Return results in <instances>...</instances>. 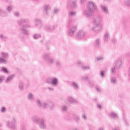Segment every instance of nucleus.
<instances>
[{"instance_id":"obj_34","label":"nucleus","mask_w":130,"mask_h":130,"mask_svg":"<svg viewBox=\"0 0 130 130\" xmlns=\"http://www.w3.org/2000/svg\"><path fill=\"white\" fill-rule=\"evenodd\" d=\"M7 10L8 12H10L11 10H12V6H9L7 8Z\"/></svg>"},{"instance_id":"obj_13","label":"nucleus","mask_w":130,"mask_h":130,"mask_svg":"<svg viewBox=\"0 0 130 130\" xmlns=\"http://www.w3.org/2000/svg\"><path fill=\"white\" fill-rule=\"evenodd\" d=\"M101 7L102 10H103L105 14H107V13H108V10H107V8H106V7H105L104 6H103V5H102Z\"/></svg>"},{"instance_id":"obj_35","label":"nucleus","mask_w":130,"mask_h":130,"mask_svg":"<svg viewBox=\"0 0 130 130\" xmlns=\"http://www.w3.org/2000/svg\"><path fill=\"white\" fill-rule=\"evenodd\" d=\"M5 111H6V108H5V107H3L1 110L2 112H5Z\"/></svg>"},{"instance_id":"obj_8","label":"nucleus","mask_w":130,"mask_h":130,"mask_svg":"<svg viewBox=\"0 0 130 130\" xmlns=\"http://www.w3.org/2000/svg\"><path fill=\"white\" fill-rule=\"evenodd\" d=\"M102 21V17L101 16L96 15L93 16V22L94 24H100V22Z\"/></svg>"},{"instance_id":"obj_27","label":"nucleus","mask_w":130,"mask_h":130,"mask_svg":"<svg viewBox=\"0 0 130 130\" xmlns=\"http://www.w3.org/2000/svg\"><path fill=\"white\" fill-rule=\"evenodd\" d=\"M100 42H99V40H96L95 42V45H96V46H99V44H100Z\"/></svg>"},{"instance_id":"obj_30","label":"nucleus","mask_w":130,"mask_h":130,"mask_svg":"<svg viewBox=\"0 0 130 130\" xmlns=\"http://www.w3.org/2000/svg\"><path fill=\"white\" fill-rule=\"evenodd\" d=\"M71 8H76V2H73L71 5Z\"/></svg>"},{"instance_id":"obj_55","label":"nucleus","mask_w":130,"mask_h":130,"mask_svg":"<svg viewBox=\"0 0 130 130\" xmlns=\"http://www.w3.org/2000/svg\"><path fill=\"white\" fill-rule=\"evenodd\" d=\"M77 119H79V117H77Z\"/></svg>"},{"instance_id":"obj_3","label":"nucleus","mask_w":130,"mask_h":130,"mask_svg":"<svg viewBox=\"0 0 130 130\" xmlns=\"http://www.w3.org/2000/svg\"><path fill=\"white\" fill-rule=\"evenodd\" d=\"M32 120L35 123H39L41 128H45L46 125L44 123V120L43 119H39L37 117L34 116L33 117Z\"/></svg>"},{"instance_id":"obj_53","label":"nucleus","mask_w":130,"mask_h":130,"mask_svg":"<svg viewBox=\"0 0 130 130\" xmlns=\"http://www.w3.org/2000/svg\"><path fill=\"white\" fill-rule=\"evenodd\" d=\"M99 130H103V128H101Z\"/></svg>"},{"instance_id":"obj_29","label":"nucleus","mask_w":130,"mask_h":130,"mask_svg":"<svg viewBox=\"0 0 130 130\" xmlns=\"http://www.w3.org/2000/svg\"><path fill=\"white\" fill-rule=\"evenodd\" d=\"M111 83H115V78L112 77L111 80Z\"/></svg>"},{"instance_id":"obj_50","label":"nucleus","mask_w":130,"mask_h":130,"mask_svg":"<svg viewBox=\"0 0 130 130\" xmlns=\"http://www.w3.org/2000/svg\"><path fill=\"white\" fill-rule=\"evenodd\" d=\"M48 89H49V90H53V88H50V87H49Z\"/></svg>"},{"instance_id":"obj_15","label":"nucleus","mask_w":130,"mask_h":130,"mask_svg":"<svg viewBox=\"0 0 130 130\" xmlns=\"http://www.w3.org/2000/svg\"><path fill=\"white\" fill-rule=\"evenodd\" d=\"M110 116L112 118H117V115L114 113H111L110 114Z\"/></svg>"},{"instance_id":"obj_16","label":"nucleus","mask_w":130,"mask_h":130,"mask_svg":"<svg viewBox=\"0 0 130 130\" xmlns=\"http://www.w3.org/2000/svg\"><path fill=\"white\" fill-rule=\"evenodd\" d=\"M13 78H14V75L9 76L6 80V83H9V82L11 80H13Z\"/></svg>"},{"instance_id":"obj_6","label":"nucleus","mask_w":130,"mask_h":130,"mask_svg":"<svg viewBox=\"0 0 130 130\" xmlns=\"http://www.w3.org/2000/svg\"><path fill=\"white\" fill-rule=\"evenodd\" d=\"M37 104L39 106V107H40V108H46L49 105L50 109H52V108L51 107V105H52V104L51 103L47 104L45 103H44L41 104V103H40V101L37 100Z\"/></svg>"},{"instance_id":"obj_40","label":"nucleus","mask_w":130,"mask_h":130,"mask_svg":"<svg viewBox=\"0 0 130 130\" xmlns=\"http://www.w3.org/2000/svg\"><path fill=\"white\" fill-rule=\"evenodd\" d=\"M101 77H103L104 76V72H103V71H101Z\"/></svg>"},{"instance_id":"obj_23","label":"nucleus","mask_w":130,"mask_h":130,"mask_svg":"<svg viewBox=\"0 0 130 130\" xmlns=\"http://www.w3.org/2000/svg\"><path fill=\"white\" fill-rule=\"evenodd\" d=\"M81 69L83 70V71H87V70H90V67H81Z\"/></svg>"},{"instance_id":"obj_48","label":"nucleus","mask_w":130,"mask_h":130,"mask_svg":"<svg viewBox=\"0 0 130 130\" xmlns=\"http://www.w3.org/2000/svg\"><path fill=\"white\" fill-rule=\"evenodd\" d=\"M85 2V0H81V4H83Z\"/></svg>"},{"instance_id":"obj_52","label":"nucleus","mask_w":130,"mask_h":130,"mask_svg":"<svg viewBox=\"0 0 130 130\" xmlns=\"http://www.w3.org/2000/svg\"><path fill=\"white\" fill-rule=\"evenodd\" d=\"M0 37L2 38V37H4L3 36V35H1Z\"/></svg>"},{"instance_id":"obj_43","label":"nucleus","mask_w":130,"mask_h":130,"mask_svg":"<svg viewBox=\"0 0 130 130\" xmlns=\"http://www.w3.org/2000/svg\"><path fill=\"white\" fill-rule=\"evenodd\" d=\"M57 12H58V10L56 9H54V13L56 14V13H57Z\"/></svg>"},{"instance_id":"obj_39","label":"nucleus","mask_w":130,"mask_h":130,"mask_svg":"<svg viewBox=\"0 0 130 130\" xmlns=\"http://www.w3.org/2000/svg\"><path fill=\"white\" fill-rule=\"evenodd\" d=\"M49 62H50V63H53V59H49Z\"/></svg>"},{"instance_id":"obj_32","label":"nucleus","mask_w":130,"mask_h":130,"mask_svg":"<svg viewBox=\"0 0 130 130\" xmlns=\"http://www.w3.org/2000/svg\"><path fill=\"white\" fill-rule=\"evenodd\" d=\"M44 58L45 59H47L48 58H49L48 54H46L44 55Z\"/></svg>"},{"instance_id":"obj_49","label":"nucleus","mask_w":130,"mask_h":130,"mask_svg":"<svg viewBox=\"0 0 130 130\" xmlns=\"http://www.w3.org/2000/svg\"><path fill=\"white\" fill-rule=\"evenodd\" d=\"M83 118H84V119H86V116L83 115Z\"/></svg>"},{"instance_id":"obj_25","label":"nucleus","mask_w":130,"mask_h":130,"mask_svg":"<svg viewBox=\"0 0 130 130\" xmlns=\"http://www.w3.org/2000/svg\"><path fill=\"white\" fill-rule=\"evenodd\" d=\"M76 15V12L71 11L69 12V16H75Z\"/></svg>"},{"instance_id":"obj_10","label":"nucleus","mask_w":130,"mask_h":130,"mask_svg":"<svg viewBox=\"0 0 130 130\" xmlns=\"http://www.w3.org/2000/svg\"><path fill=\"white\" fill-rule=\"evenodd\" d=\"M76 30H77V26H71L68 32L69 36H73L75 34V32H76Z\"/></svg>"},{"instance_id":"obj_7","label":"nucleus","mask_w":130,"mask_h":130,"mask_svg":"<svg viewBox=\"0 0 130 130\" xmlns=\"http://www.w3.org/2000/svg\"><path fill=\"white\" fill-rule=\"evenodd\" d=\"M102 29V24L101 23H94V25L93 27L92 30L93 32L98 33Z\"/></svg>"},{"instance_id":"obj_47","label":"nucleus","mask_w":130,"mask_h":130,"mask_svg":"<svg viewBox=\"0 0 130 130\" xmlns=\"http://www.w3.org/2000/svg\"><path fill=\"white\" fill-rule=\"evenodd\" d=\"M98 108H99L100 109H101V106L100 105H98Z\"/></svg>"},{"instance_id":"obj_19","label":"nucleus","mask_w":130,"mask_h":130,"mask_svg":"<svg viewBox=\"0 0 130 130\" xmlns=\"http://www.w3.org/2000/svg\"><path fill=\"white\" fill-rule=\"evenodd\" d=\"M45 29L46 30V31H52V30H53V29L50 28V26H46Z\"/></svg>"},{"instance_id":"obj_18","label":"nucleus","mask_w":130,"mask_h":130,"mask_svg":"<svg viewBox=\"0 0 130 130\" xmlns=\"http://www.w3.org/2000/svg\"><path fill=\"white\" fill-rule=\"evenodd\" d=\"M28 99L29 100H33L34 99V96H33V94L31 93H29L28 94Z\"/></svg>"},{"instance_id":"obj_17","label":"nucleus","mask_w":130,"mask_h":130,"mask_svg":"<svg viewBox=\"0 0 130 130\" xmlns=\"http://www.w3.org/2000/svg\"><path fill=\"white\" fill-rule=\"evenodd\" d=\"M35 23L38 25V26H40V27L41 26V21L39 19H36L35 20Z\"/></svg>"},{"instance_id":"obj_41","label":"nucleus","mask_w":130,"mask_h":130,"mask_svg":"<svg viewBox=\"0 0 130 130\" xmlns=\"http://www.w3.org/2000/svg\"><path fill=\"white\" fill-rule=\"evenodd\" d=\"M98 60H101V59H103V57H100L97 58Z\"/></svg>"},{"instance_id":"obj_28","label":"nucleus","mask_w":130,"mask_h":130,"mask_svg":"<svg viewBox=\"0 0 130 130\" xmlns=\"http://www.w3.org/2000/svg\"><path fill=\"white\" fill-rule=\"evenodd\" d=\"M125 4L128 7L130 6V0H126Z\"/></svg>"},{"instance_id":"obj_46","label":"nucleus","mask_w":130,"mask_h":130,"mask_svg":"<svg viewBox=\"0 0 130 130\" xmlns=\"http://www.w3.org/2000/svg\"><path fill=\"white\" fill-rule=\"evenodd\" d=\"M96 90H97V91H98V92H101V89H100L99 88H96Z\"/></svg>"},{"instance_id":"obj_21","label":"nucleus","mask_w":130,"mask_h":130,"mask_svg":"<svg viewBox=\"0 0 130 130\" xmlns=\"http://www.w3.org/2000/svg\"><path fill=\"white\" fill-rule=\"evenodd\" d=\"M72 86L74 87V89H78V84L75 82H73Z\"/></svg>"},{"instance_id":"obj_1","label":"nucleus","mask_w":130,"mask_h":130,"mask_svg":"<svg viewBox=\"0 0 130 130\" xmlns=\"http://www.w3.org/2000/svg\"><path fill=\"white\" fill-rule=\"evenodd\" d=\"M87 9L84 12V14L87 18H90L93 16L94 11L97 9V6L93 2H89L87 5Z\"/></svg>"},{"instance_id":"obj_5","label":"nucleus","mask_w":130,"mask_h":130,"mask_svg":"<svg viewBox=\"0 0 130 130\" xmlns=\"http://www.w3.org/2000/svg\"><path fill=\"white\" fill-rule=\"evenodd\" d=\"M12 122H8L7 125L12 129H15L16 128V118L15 117H13L11 119Z\"/></svg>"},{"instance_id":"obj_9","label":"nucleus","mask_w":130,"mask_h":130,"mask_svg":"<svg viewBox=\"0 0 130 130\" xmlns=\"http://www.w3.org/2000/svg\"><path fill=\"white\" fill-rule=\"evenodd\" d=\"M115 66L114 68H112V70L111 72L112 73H114V70L115 69H119V68H120V67L121 66V59H119L118 60V61H117L115 62Z\"/></svg>"},{"instance_id":"obj_24","label":"nucleus","mask_w":130,"mask_h":130,"mask_svg":"<svg viewBox=\"0 0 130 130\" xmlns=\"http://www.w3.org/2000/svg\"><path fill=\"white\" fill-rule=\"evenodd\" d=\"M108 37H109L108 33L106 32L105 35V40L106 41H107V40H108Z\"/></svg>"},{"instance_id":"obj_37","label":"nucleus","mask_w":130,"mask_h":130,"mask_svg":"<svg viewBox=\"0 0 130 130\" xmlns=\"http://www.w3.org/2000/svg\"><path fill=\"white\" fill-rule=\"evenodd\" d=\"M3 80H4V77H0V83L3 82Z\"/></svg>"},{"instance_id":"obj_26","label":"nucleus","mask_w":130,"mask_h":130,"mask_svg":"<svg viewBox=\"0 0 130 130\" xmlns=\"http://www.w3.org/2000/svg\"><path fill=\"white\" fill-rule=\"evenodd\" d=\"M19 88L20 90H22L23 89V82H20L19 85Z\"/></svg>"},{"instance_id":"obj_38","label":"nucleus","mask_w":130,"mask_h":130,"mask_svg":"<svg viewBox=\"0 0 130 130\" xmlns=\"http://www.w3.org/2000/svg\"><path fill=\"white\" fill-rule=\"evenodd\" d=\"M14 15H15V16H16V17H18V16H19V13H18V12H15V13H14Z\"/></svg>"},{"instance_id":"obj_12","label":"nucleus","mask_w":130,"mask_h":130,"mask_svg":"<svg viewBox=\"0 0 130 130\" xmlns=\"http://www.w3.org/2000/svg\"><path fill=\"white\" fill-rule=\"evenodd\" d=\"M77 38L81 39V38H83L85 36V32L83 30H80L77 32Z\"/></svg>"},{"instance_id":"obj_42","label":"nucleus","mask_w":130,"mask_h":130,"mask_svg":"<svg viewBox=\"0 0 130 130\" xmlns=\"http://www.w3.org/2000/svg\"><path fill=\"white\" fill-rule=\"evenodd\" d=\"M82 79L83 80H88V77H83Z\"/></svg>"},{"instance_id":"obj_20","label":"nucleus","mask_w":130,"mask_h":130,"mask_svg":"<svg viewBox=\"0 0 130 130\" xmlns=\"http://www.w3.org/2000/svg\"><path fill=\"white\" fill-rule=\"evenodd\" d=\"M40 34H36L33 36V37L34 39H38V38H40Z\"/></svg>"},{"instance_id":"obj_31","label":"nucleus","mask_w":130,"mask_h":130,"mask_svg":"<svg viewBox=\"0 0 130 130\" xmlns=\"http://www.w3.org/2000/svg\"><path fill=\"white\" fill-rule=\"evenodd\" d=\"M2 70L4 73H6V74H8V70H7L6 68H3Z\"/></svg>"},{"instance_id":"obj_22","label":"nucleus","mask_w":130,"mask_h":130,"mask_svg":"<svg viewBox=\"0 0 130 130\" xmlns=\"http://www.w3.org/2000/svg\"><path fill=\"white\" fill-rule=\"evenodd\" d=\"M50 9V7L49 6H45L44 8V12L47 13V11Z\"/></svg>"},{"instance_id":"obj_51","label":"nucleus","mask_w":130,"mask_h":130,"mask_svg":"<svg viewBox=\"0 0 130 130\" xmlns=\"http://www.w3.org/2000/svg\"><path fill=\"white\" fill-rule=\"evenodd\" d=\"M114 130H119V128H115Z\"/></svg>"},{"instance_id":"obj_11","label":"nucleus","mask_w":130,"mask_h":130,"mask_svg":"<svg viewBox=\"0 0 130 130\" xmlns=\"http://www.w3.org/2000/svg\"><path fill=\"white\" fill-rule=\"evenodd\" d=\"M49 84H52L54 86H56L57 84V79L54 78H49L47 80Z\"/></svg>"},{"instance_id":"obj_36","label":"nucleus","mask_w":130,"mask_h":130,"mask_svg":"<svg viewBox=\"0 0 130 130\" xmlns=\"http://www.w3.org/2000/svg\"><path fill=\"white\" fill-rule=\"evenodd\" d=\"M21 130H26V128H25V126L22 125L21 127Z\"/></svg>"},{"instance_id":"obj_2","label":"nucleus","mask_w":130,"mask_h":130,"mask_svg":"<svg viewBox=\"0 0 130 130\" xmlns=\"http://www.w3.org/2000/svg\"><path fill=\"white\" fill-rule=\"evenodd\" d=\"M28 22V20L26 21V20H19L18 21V24L20 25V26H22V27L20 29L21 32L23 33V34H27V30H26V28H30V25H27L26 26H24L25 25V23Z\"/></svg>"},{"instance_id":"obj_44","label":"nucleus","mask_w":130,"mask_h":130,"mask_svg":"<svg viewBox=\"0 0 130 130\" xmlns=\"http://www.w3.org/2000/svg\"><path fill=\"white\" fill-rule=\"evenodd\" d=\"M2 14H5V13H4V12H3V11L0 9V15H2Z\"/></svg>"},{"instance_id":"obj_33","label":"nucleus","mask_w":130,"mask_h":130,"mask_svg":"<svg viewBox=\"0 0 130 130\" xmlns=\"http://www.w3.org/2000/svg\"><path fill=\"white\" fill-rule=\"evenodd\" d=\"M62 111H66V110H67V107L66 106H63L62 107Z\"/></svg>"},{"instance_id":"obj_54","label":"nucleus","mask_w":130,"mask_h":130,"mask_svg":"<svg viewBox=\"0 0 130 130\" xmlns=\"http://www.w3.org/2000/svg\"><path fill=\"white\" fill-rule=\"evenodd\" d=\"M78 63H80V64H81V63H81V62H79Z\"/></svg>"},{"instance_id":"obj_4","label":"nucleus","mask_w":130,"mask_h":130,"mask_svg":"<svg viewBox=\"0 0 130 130\" xmlns=\"http://www.w3.org/2000/svg\"><path fill=\"white\" fill-rule=\"evenodd\" d=\"M1 56L3 58H0V63H7V59L9 58V54L7 53H2Z\"/></svg>"},{"instance_id":"obj_45","label":"nucleus","mask_w":130,"mask_h":130,"mask_svg":"<svg viewBox=\"0 0 130 130\" xmlns=\"http://www.w3.org/2000/svg\"><path fill=\"white\" fill-rule=\"evenodd\" d=\"M59 64H60V62H59V61H57L56 62V66H59Z\"/></svg>"},{"instance_id":"obj_14","label":"nucleus","mask_w":130,"mask_h":130,"mask_svg":"<svg viewBox=\"0 0 130 130\" xmlns=\"http://www.w3.org/2000/svg\"><path fill=\"white\" fill-rule=\"evenodd\" d=\"M68 100L71 103H77V100H74L72 97H69Z\"/></svg>"}]
</instances>
